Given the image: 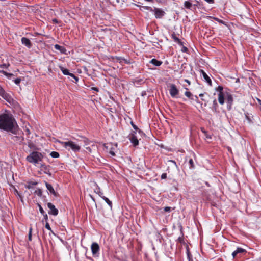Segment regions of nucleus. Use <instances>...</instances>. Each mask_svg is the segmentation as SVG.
Segmentation results:
<instances>
[{"label":"nucleus","mask_w":261,"mask_h":261,"mask_svg":"<svg viewBox=\"0 0 261 261\" xmlns=\"http://www.w3.org/2000/svg\"><path fill=\"white\" fill-rule=\"evenodd\" d=\"M18 129L17 122L12 115L6 113L0 115V129L17 135Z\"/></svg>","instance_id":"nucleus-1"},{"label":"nucleus","mask_w":261,"mask_h":261,"mask_svg":"<svg viewBox=\"0 0 261 261\" xmlns=\"http://www.w3.org/2000/svg\"><path fill=\"white\" fill-rule=\"evenodd\" d=\"M43 155L38 151H32L26 158V160L32 164L36 165L39 164L42 161Z\"/></svg>","instance_id":"nucleus-2"},{"label":"nucleus","mask_w":261,"mask_h":261,"mask_svg":"<svg viewBox=\"0 0 261 261\" xmlns=\"http://www.w3.org/2000/svg\"><path fill=\"white\" fill-rule=\"evenodd\" d=\"M60 143L68 150L71 149L74 152H77L79 151L81 149V147L79 145L71 141H68L67 142H60Z\"/></svg>","instance_id":"nucleus-3"},{"label":"nucleus","mask_w":261,"mask_h":261,"mask_svg":"<svg viewBox=\"0 0 261 261\" xmlns=\"http://www.w3.org/2000/svg\"><path fill=\"white\" fill-rule=\"evenodd\" d=\"M154 12V17L156 19H162L166 14V12L161 8L154 7L152 11Z\"/></svg>","instance_id":"nucleus-4"},{"label":"nucleus","mask_w":261,"mask_h":261,"mask_svg":"<svg viewBox=\"0 0 261 261\" xmlns=\"http://www.w3.org/2000/svg\"><path fill=\"white\" fill-rule=\"evenodd\" d=\"M19 130V128L18 129V130ZM9 136L11 140L20 144L22 143L24 141V137L20 135L19 131L18 132L17 135H14L12 134L11 135L9 134Z\"/></svg>","instance_id":"nucleus-5"},{"label":"nucleus","mask_w":261,"mask_h":261,"mask_svg":"<svg viewBox=\"0 0 261 261\" xmlns=\"http://www.w3.org/2000/svg\"><path fill=\"white\" fill-rule=\"evenodd\" d=\"M91 249L92 253V255L94 257L99 256L100 247L99 245L97 243H92L91 246Z\"/></svg>","instance_id":"nucleus-6"},{"label":"nucleus","mask_w":261,"mask_h":261,"mask_svg":"<svg viewBox=\"0 0 261 261\" xmlns=\"http://www.w3.org/2000/svg\"><path fill=\"white\" fill-rule=\"evenodd\" d=\"M225 99L226 100L227 107L228 109L230 110L233 103V97L230 93L225 92Z\"/></svg>","instance_id":"nucleus-7"},{"label":"nucleus","mask_w":261,"mask_h":261,"mask_svg":"<svg viewBox=\"0 0 261 261\" xmlns=\"http://www.w3.org/2000/svg\"><path fill=\"white\" fill-rule=\"evenodd\" d=\"M40 168L41 170L43 172L44 174H47L49 176H51V173L50 172L51 167L49 165H46L45 164H40Z\"/></svg>","instance_id":"nucleus-8"},{"label":"nucleus","mask_w":261,"mask_h":261,"mask_svg":"<svg viewBox=\"0 0 261 261\" xmlns=\"http://www.w3.org/2000/svg\"><path fill=\"white\" fill-rule=\"evenodd\" d=\"M169 93L172 97H175L179 93V90L174 84H172L170 85Z\"/></svg>","instance_id":"nucleus-9"},{"label":"nucleus","mask_w":261,"mask_h":261,"mask_svg":"<svg viewBox=\"0 0 261 261\" xmlns=\"http://www.w3.org/2000/svg\"><path fill=\"white\" fill-rule=\"evenodd\" d=\"M47 206L49 209V211H48L49 214L53 215L54 216H57L58 215V210L55 207L54 204L50 202H48L47 203Z\"/></svg>","instance_id":"nucleus-10"},{"label":"nucleus","mask_w":261,"mask_h":261,"mask_svg":"<svg viewBox=\"0 0 261 261\" xmlns=\"http://www.w3.org/2000/svg\"><path fill=\"white\" fill-rule=\"evenodd\" d=\"M0 96L8 102H10L11 97L10 95L6 92L5 90L0 86Z\"/></svg>","instance_id":"nucleus-11"},{"label":"nucleus","mask_w":261,"mask_h":261,"mask_svg":"<svg viewBox=\"0 0 261 261\" xmlns=\"http://www.w3.org/2000/svg\"><path fill=\"white\" fill-rule=\"evenodd\" d=\"M0 96L8 102H10L11 97L10 95L6 92L5 90L0 86Z\"/></svg>","instance_id":"nucleus-12"},{"label":"nucleus","mask_w":261,"mask_h":261,"mask_svg":"<svg viewBox=\"0 0 261 261\" xmlns=\"http://www.w3.org/2000/svg\"><path fill=\"white\" fill-rule=\"evenodd\" d=\"M0 96L8 102H10L11 97L10 95L6 92L5 90L0 86Z\"/></svg>","instance_id":"nucleus-13"},{"label":"nucleus","mask_w":261,"mask_h":261,"mask_svg":"<svg viewBox=\"0 0 261 261\" xmlns=\"http://www.w3.org/2000/svg\"><path fill=\"white\" fill-rule=\"evenodd\" d=\"M135 133H136V132H134L133 133H132L129 135L128 137L130 142L133 144L134 146H136L138 145L139 141L137 137L135 136Z\"/></svg>","instance_id":"nucleus-14"},{"label":"nucleus","mask_w":261,"mask_h":261,"mask_svg":"<svg viewBox=\"0 0 261 261\" xmlns=\"http://www.w3.org/2000/svg\"><path fill=\"white\" fill-rule=\"evenodd\" d=\"M45 185L46 186V187L47 189L48 190L49 193L53 195H54L55 196H57V193L55 191L53 187L50 185V184L47 182L46 181H44Z\"/></svg>","instance_id":"nucleus-15"},{"label":"nucleus","mask_w":261,"mask_h":261,"mask_svg":"<svg viewBox=\"0 0 261 261\" xmlns=\"http://www.w3.org/2000/svg\"><path fill=\"white\" fill-rule=\"evenodd\" d=\"M21 43L28 48H30L32 47V43L30 40L26 37H22L21 38Z\"/></svg>","instance_id":"nucleus-16"},{"label":"nucleus","mask_w":261,"mask_h":261,"mask_svg":"<svg viewBox=\"0 0 261 261\" xmlns=\"http://www.w3.org/2000/svg\"><path fill=\"white\" fill-rule=\"evenodd\" d=\"M200 72L202 75L205 82H207L209 85L212 86V81L207 74L203 70H200Z\"/></svg>","instance_id":"nucleus-17"},{"label":"nucleus","mask_w":261,"mask_h":261,"mask_svg":"<svg viewBox=\"0 0 261 261\" xmlns=\"http://www.w3.org/2000/svg\"><path fill=\"white\" fill-rule=\"evenodd\" d=\"M184 7L188 9L194 11L196 10L195 8L193 7V5L189 1H185L184 3Z\"/></svg>","instance_id":"nucleus-18"},{"label":"nucleus","mask_w":261,"mask_h":261,"mask_svg":"<svg viewBox=\"0 0 261 261\" xmlns=\"http://www.w3.org/2000/svg\"><path fill=\"white\" fill-rule=\"evenodd\" d=\"M225 98V93H219L218 101L221 105L224 103V99Z\"/></svg>","instance_id":"nucleus-19"},{"label":"nucleus","mask_w":261,"mask_h":261,"mask_svg":"<svg viewBox=\"0 0 261 261\" xmlns=\"http://www.w3.org/2000/svg\"><path fill=\"white\" fill-rule=\"evenodd\" d=\"M54 48L56 49L59 50L62 54L66 53V49L64 46H60L59 44H55L54 45Z\"/></svg>","instance_id":"nucleus-20"},{"label":"nucleus","mask_w":261,"mask_h":261,"mask_svg":"<svg viewBox=\"0 0 261 261\" xmlns=\"http://www.w3.org/2000/svg\"><path fill=\"white\" fill-rule=\"evenodd\" d=\"M95 185H96V187L94 190V192L96 194H98L101 198H102V196H104L103 193L101 191L100 188H99V187L97 186V185L96 183H95Z\"/></svg>","instance_id":"nucleus-21"},{"label":"nucleus","mask_w":261,"mask_h":261,"mask_svg":"<svg viewBox=\"0 0 261 261\" xmlns=\"http://www.w3.org/2000/svg\"><path fill=\"white\" fill-rule=\"evenodd\" d=\"M150 63L152 64L155 66H160L162 64V62L161 61H159L156 60V59H152L150 61Z\"/></svg>","instance_id":"nucleus-22"},{"label":"nucleus","mask_w":261,"mask_h":261,"mask_svg":"<svg viewBox=\"0 0 261 261\" xmlns=\"http://www.w3.org/2000/svg\"><path fill=\"white\" fill-rule=\"evenodd\" d=\"M172 38L173 40L177 43L179 45L183 46V42L177 37L175 34L172 35Z\"/></svg>","instance_id":"nucleus-23"},{"label":"nucleus","mask_w":261,"mask_h":261,"mask_svg":"<svg viewBox=\"0 0 261 261\" xmlns=\"http://www.w3.org/2000/svg\"><path fill=\"white\" fill-rule=\"evenodd\" d=\"M218 103L216 99H214L213 101V105L212 107V110L214 112H216L218 108Z\"/></svg>","instance_id":"nucleus-24"},{"label":"nucleus","mask_w":261,"mask_h":261,"mask_svg":"<svg viewBox=\"0 0 261 261\" xmlns=\"http://www.w3.org/2000/svg\"><path fill=\"white\" fill-rule=\"evenodd\" d=\"M137 6L140 8V10L141 11H144V10H146L150 11L151 12L152 11L153 8L150 6H139V5H138Z\"/></svg>","instance_id":"nucleus-25"},{"label":"nucleus","mask_w":261,"mask_h":261,"mask_svg":"<svg viewBox=\"0 0 261 261\" xmlns=\"http://www.w3.org/2000/svg\"><path fill=\"white\" fill-rule=\"evenodd\" d=\"M108 204L111 209L112 208V202L106 197L102 196L101 198Z\"/></svg>","instance_id":"nucleus-26"},{"label":"nucleus","mask_w":261,"mask_h":261,"mask_svg":"<svg viewBox=\"0 0 261 261\" xmlns=\"http://www.w3.org/2000/svg\"><path fill=\"white\" fill-rule=\"evenodd\" d=\"M186 254L189 261H193L192 255H191L188 247H187L186 249Z\"/></svg>","instance_id":"nucleus-27"},{"label":"nucleus","mask_w":261,"mask_h":261,"mask_svg":"<svg viewBox=\"0 0 261 261\" xmlns=\"http://www.w3.org/2000/svg\"><path fill=\"white\" fill-rule=\"evenodd\" d=\"M60 69L63 74L65 75H68V74H69L70 72L67 69H66L62 66H60Z\"/></svg>","instance_id":"nucleus-28"},{"label":"nucleus","mask_w":261,"mask_h":261,"mask_svg":"<svg viewBox=\"0 0 261 261\" xmlns=\"http://www.w3.org/2000/svg\"><path fill=\"white\" fill-rule=\"evenodd\" d=\"M0 73H2L6 75L8 79H10L11 76L14 75L12 73H8L6 71L2 70H0Z\"/></svg>","instance_id":"nucleus-29"},{"label":"nucleus","mask_w":261,"mask_h":261,"mask_svg":"<svg viewBox=\"0 0 261 261\" xmlns=\"http://www.w3.org/2000/svg\"><path fill=\"white\" fill-rule=\"evenodd\" d=\"M245 118L247 120L248 123H252V117L250 116L248 113H247V112L245 113Z\"/></svg>","instance_id":"nucleus-30"},{"label":"nucleus","mask_w":261,"mask_h":261,"mask_svg":"<svg viewBox=\"0 0 261 261\" xmlns=\"http://www.w3.org/2000/svg\"><path fill=\"white\" fill-rule=\"evenodd\" d=\"M188 164L189 165V168L191 169H193L195 168V165L194 164V162L192 159H190L189 160Z\"/></svg>","instance_id":"nucleus-31"},{"label":"nucleus","mask_w":261,"mask_h":261,"mask_svg":"<svg viewBox=\"0 0 261 261\" xmlns=\"http://www.w3.org/2000/svg\"><path fill=\"white\" fill-rule=\"evenodd\" d=\"M185 95L189 98H190L191 99H194V95H193L190 92L186 91L185 93Z\"/></svg>","instance_id":"nucleus-32"},{"label":"nucleus","mask_w":261,"mask_h":261,"mask_svg":"<svg viewBox=\"0 0 261 261\" xmlns=\"http://www.w3.org/2000/svg\"><path fill=\"white\" fill-rule=\"evenodd\" d=\"M237 253L238 254L239 253H244L246 252V250L243 248L238 247L237 249L236 250Z\"/></svg>","instance_id":"nucleus-33"},{"label":"nucleus","mask_w":261,"mask_h":261,"mask_svg":"<svg viewBox=\"0 0 261 261\" xmlns=\"http://www.w3.org/2000/svg\"><path fill=\"white\" fill-rule=\"evenodd\" d=\"M50 156L54 158H57L59 156V153L56 151H52L50 153Z\"/></svg>","instance_id":"nucleus-34"},{"label":"nucleus","mask_w":261,"mask_h":261,"mask_svg":"<svg viewBox=\"0 0 261 261\" xmlns=\"http://www.w3.org/2000/svg\"><path fill=\"white\" fill-rule=\"evenodd\" d=\"M34 193L36 195H37L39 197H41L42 195V190L38 188L34 192Z\"/></svg>","instance_id":"nucleus-35"},{"label":"nucleus","mask_w":261,"mask_h":261,"mask_svg":"<svg viewBox=\"0 0 261 261\" xmlns=\"http://www.w3.org/2000/svg\"><path fill=\"white\" fill-rule=\"evenodd\" d=\"M131 125H132V127H133V128L134 129H135L136 131H138L139 132V133H142V131L141 130L139 129L138 128V127L133 122H131Z\"/></svg>","instance_id":"nucleus-36"},{"label":"nucleus","mask_w":261,"mask_h":261,"mask_svg":"<svg viewBox=\"0 0 261 261\" xmlns=\"http://www.w3.org/2000/svg\"><path fill=\"white\" fill-rule=\"evenodd\" d=\"M37 182H31L29 183L28 185L26 186V188L30 189L33 187V186L37 185Z\"/></svg>","instance_id":"nucleus-37"},{"label":"nucleus","mask_w":261,"mask_h":261,"mask_svg":"<svg viewBox=\"0 0 261 261\" xmlns=\"http://www.w3.org/2000/svg\"><path fill=\"white\" fill-rule=\"evenodd\" d=\"M37 206L39 207V211L41 214H44L45 211L39 203H37Z\"/></svg>","instance_id":"nucleus-38"},{"label":"nucleus","mask_w":261,"mask_h":261,"mask_svg":"<svg viewBox=\"0 0 261 261\" xmlns=\"http://www.w3.org/2000/svg\"><path fill=\"white\" fill-rule=\"evenodd\" d=\"M32 228L31 227L29 229V232L28 235V239L29 241L32 240Z\"/></svg>","instance_id":"nucleus-39"},{"label":"nucleus","mask_w":261,"mask_h":261,"mask_svg":"<svg viewBox=\"0 0 261 261\" xmlns=\"http://www.w3.org/2000/svg\"><path fill=\"white\" fill-rule=\"evenodd\" d=\"M68 75L74 78L75 79V80L76 81V82H77L79 81L78 77L76 76L74 74L70 72L69 74H68Z\"/></svg>","instance_id":"nucleus-40"},{"label":"nucleus","mask_w":261,"mask_h":261,"mask_svg":"<svg viewBox=\"0 0 261 261\" xmlns=\"http://www.w3.org/2000/svg\"><path fill=\"white\" fill-rule=\"evenodd\" d=\"M21 81V79L20 77L16 78L14 80V82L15 84L19 85Z\"/></svg>","instance_id":"nucleus-41"},{"label":"nucleus","mask_w":261,"mask_h":261,"mask_svg":"<svg viewBox=\"0 0 261 261\" xmlns=\"http://www.w3.org/2000/svg\"><path fill=\"white\" fill-rule=\"evenodd\" d=\"M217 90L219 91V93H224L223 90V88L222 86H219L218 88H217Z\"/></svg>","instance_id":"nucleus-42"},{"label":"nucleus","mask_w":261,"mask_h":261,"mask_svg":"<svg viewBox=\"0 0 261 261\" xmlns=\"http://www.w3.org/2000/svg\"><path fill=\"white\" fill-rule=\"evenodd\" d=\"M194 3L192 4L193 5V7H195V6H197L198 7L200 6V3L198 1L195 0L194 1Z\"/></svg>","instance_id":"nucleus-43"},{"label":"nucleus","mask_w":261,"mask_h":261,"mask_svg":"<svg viewBox=\"0 0 261 261\" xmlns=\"http://www.w3.org/2000/svg\"><path fill=\"white\" fill-rule=\"evenodd\" d=\"M1 66H2V68H8L9 66H10V64L9 63H7V64H1Z\"/></svg>","instance_id":"nucleus-44"},{"label":"nucleus","mask_w":261,"mask_h":261,"mask_svg":"<svg viewBox=\"0 0 261 261\" xmlns=\"http://www.w3.org/2000/svg\"><path fill=\"white\" fill-rule=\"evenodd\" d=\"M213 19L220 23L224 24V21L222 20L219 19L218 18L214 17Z\"/></svg>","instance_id":"nucleus-45"},{"label":"nucleus","mask_w":261,"mask_h":261,"mask_svg":"<svg viewBox=\"0 0 261 261\" xmlns=\"http://www.w3.org/2000/svg\"><path fill=\"white\" fill-rule=\"evenodd\" d=\"M164 210L166 212H170L171 210V207L169 206H166L164 208Z\"/></svg>","instance_id":"nucleus-46"},{"label":"nucleus","mask_w":261,"mask_h":261,"mask_svg":"<svg viewBox=\"0 0 261 261\" xmlns=\"http://www.w3.org/2000/svg\"><path fill=\"white\" fill-rule=\"evenodd\" d=\"M193 100H195L197 103L201 104L197 96H196V95L194 96Z\"/></svg>","instance_id":"nucleus-47"},{"label":"nucleus","mask_w":261,"mask_h":261,"mask_svg":"<svg viewBox=\"0 0 261 261\" xmlns=\"http://www.w3.org/2000/svg\"><path fill=\"white\" fill-rule=\"evenodd\" d=\"M42 215L43 216V219L47 221L48 220V216L47 214L45 212L44 214Z\"/></svg>","instance_id":"nucleus-48"},{"label":"nucleus","mask_w":261,"mask_h":261,"mask_svg":"<svg viewBox=\"0 0 261 261\" xmlns=\"http://www.w3.org/2000/svg\"><path fill=\"white\" fill-rule=\"evenodd\" d=\"M45 228L46 229H47L48 230H50L51 231H52L51 229V228L50 227V225H49V223L48 222H46V223L45 224Z\"/></svg>","instance_id":"nucleus-49"},{"label":"nucleus","mask_w":261,"mask_h":261,"mask_svg":"<svg viewBox=\"0 0 261 261\" xmlns=\"http://www.w3.org/2000/svg\"><path fill=\"white\" fill-rule=\"evenodd\" d=\"M181 50L183 53H187L188 51V48L186 47L183 46Z\"/></svg>","instance_id":"nucleus-50"},{"label":"nucleus","mask_w":261,"mask_h":261,"mask_svg":"<svg viewBox=\"0 0 261 261\" xmlns=\"http://www.w3.org/2000/svg\"><path fill=\"white\" fill-rule=\"evenodd\" d=\"M161 177L162 179H166L167 178V173H163L161 175Z\"/></svg>","instance_id":"nucleus-51"},{"label":"nucleus","mask_w":261,"mask_h":261,"mask_svg":"<svg viewBox=\"0 0 261 261\" xmlns=\"http://www.w3.org/2000/svg\"><path fill=\"white\" fill-rule=\"evenodd\" d=\"M237 254H238V253H237L236 250L234 251H233L232 253V256L233 258H234Z\"/></svg>","instance_id":"nucleus-52"},{"label":"nucleus","mask_w":261,"mask_h":261,"mask_svg":"<svg viewBox=\"0 0 261 261\" xmlns=\"http://www.w3.org/2000/svg\"><path fill=\"white\" fill-rule=\"evenodd\" d=\"M109 153L112 155V156H115V153L114 152V151L113 150H110L109 151Z\"/></svg>","instance_id":"nucleus-53"},{"label":"nucleus","mask_w":261,"mask_h":261,"mask_svg":"<svg viewBox=\"0 0 261 261\" xmlns=\"http://www.w3.org/2000/svg\"><path fill=\"white\" fill-rule=\"evenodd\" d=\"M52 21L53 23H58L59 22V21H58V20L56 18H54L52 20Z\"/></svg>","instance_id":"nucleus-54"},{"label":"nucleus","mask_w":261,"mask_h":261,"mask_svg":"<svg viewBox=\"0 0 261 261\" xmlns=\"http://www.w3.org/2000/svg\"><path fill=\"white\" fill-rule=\"evenodd\" d=\"M205 2L208 3V4H213L214 3V0H204Z\"/></svg>","instance_id":"nucleus-55"},{"label":"nucleus","mask_w":261,"mask_h":261,"mask_svg":"<svg viewBox=\"0 0 261 261\" xmlns=\"http://www.w3.org/2000/svg\"><path fill=\"white\" fill-rule=\"evenodd\" d=\"M91 89H92L93 90H94V91H96V92H98V91H99L98 88H97V87H92Z\"/></svg>","instance_id":"nucleus-56"},{"label":"nucleus","mask_w":261,"mask_h":261,"mask_svg":"<svg viewBox=\"0 0 261 261\" xmlns=\"http://www.w3.org/2000/svg\"><path fill=\"white\" fill-rule=\"evenodd\" d=\"M15 192L16 194L17 195H18V196L19 197H21V195H20V194H19V193L18 192V191L17 190H15Z\"/></svg>","instance_id":"nucleus-57"},{"label":"nucleus","mask_w":261,"mask_h":261,"mask_svg":"<svg viewBox=\"0 0 261 261\" xmlns=\"http://www.w3.org/2000/svg\"><path fill=\"white\" fill-rule=\"evenodd\" d=\"M185 81L187 82L189 85H190V81L189 80L186 79L185 80Z\"/></svg>","instance_id":"nucleus-58"},{"label":"nucleus","mask_w":261,"mask_h":261,"mask_svg":"<svg viewBox=\"0 0 261 261\" xmlns=\"http://www.w3.org/2000/svg\"><path fill=\"white\" fill-rule=\"evenodd\" d=\"M203 95H204V94H203V93H200V94L199 95V97H200L202 98V97L203 96Z\"/></svg>","instance_id":"nucleus-59"},{"label":"nucleus","mask_w":261,"mask_h":261,"mask_svg":"<svg viewBox=\"0 0 261 261\" xmlns=\"http://www.w3.org/2000/svg\"><path fill=\"white\" fill-rule=\"evenodd\" d=\"M257 100L258 103L261 105V100L258 98H257Z\"/></svg>","instance_id":"nucleus-60"},{"label":"nucleus","mask_w":261,"mask_h":261,"mask_svg":"<svg viewBox=\"0 0 261 261\" xmlns=\"http://www.w3.org/2000/svg\"><path fill=\"white\" fill-rule=\"evenodd\" d=\"M26 131L27 132L28 134H30L31 133L30 130L28 128L26 129Z\"/></svg>","instance_id":"nucleus-61"},{"label":"nucleus","mask_w":261,"mask_h":261,"mask_svg":"<svg viewBox=\"0 0 261 261\" xmlns=\"http://www.w3.org/2000/svg\"><path fill=\"white\" fill-rule=\"evenodd\" d=\"M201 130H202V132H203V133H204V134H205V133H206V131H205V130H203V129H202Z\"/></svg>","instance_id":"nucleus-62"},{"label":"nucleus","mask_w":261,"mask_h":261,"mask_svg":"<svg viewBox=\"0 0 261 261\" xmlns=\"http://www.w3.org/2000/svg\"><path fill=\"white\" fill-rule=\"evenodd\" d=\"M201 100H203V101H205V100L204 99V98H201Z\"/></svg>","instance_id":"nucleus-63"},{"label":"nucleus","mask_w":261,"mask_h":261,"mask_svg":"<svg viewBox=\"0 0 261 261\" xmlns=\"http://www.w3.org/2000/svg\"><path fill=\"white\" fill-rule=\"evenodd\" d=\"M91 197L92 199H93V200L94 201V199L92 196H91Z\"/></svg>","instance_id":"nucleus-64"}]
</instances>
